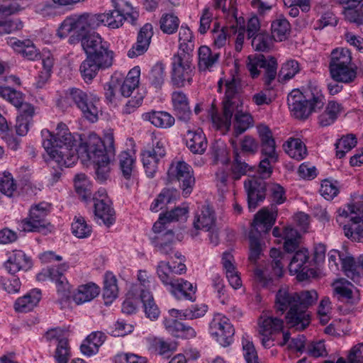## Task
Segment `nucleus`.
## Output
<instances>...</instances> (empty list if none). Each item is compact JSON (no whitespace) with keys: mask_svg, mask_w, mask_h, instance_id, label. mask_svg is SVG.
<instances>
[{"mask_svg":"<svg viewBox=\"0 0 363 363\" xmlns=\"http://www.w3.org/2000/svg\"><path fill=\"white\" fill-rule=\"evenodd\" d=\"M209 332L223 347L229 346L233 341L235 329L230 320L221 314L214 315L209 324Z\"/></svg>","mask_w":363,"mask_h":363,"instance_id":"nucleus-18","label":"nucleus"},{"mask_svg":"<svg viewBox=\"0 0 363 363\" xmlns=\"http://www.w3.org/2000/svg\"><path fill=\"white\" fill-rule=\"evenodd\" d=\"M253 124L254 120L250 113L242 111L237 112L235 116L234 135L238 136L242 134L247 129L252 127Z\"/></svg>","mask_w":363,"mask_h":363,"instance_id":"nucleus-48","label":"nucleus"},{"mask_svg":"<svg viewBox=\"0 0 363 363\" xmlns=\"http://www.w3.org/2000/svg\"><path fill=\"white\" fill-rule=\"evenodd\" d=\"M272 35L277 41H282L290 30V24L284 18H279L272 23Z\"/></svg>","mask_w":363,"mask_h":363,"instance_id":"nucleus-50","label":"nucleus"},{"mask_svg":"<svg viewBox=\"0 0 363 363\" xmlns=\"http://www.w3.org/2000/svg\"><path fill=\"white\" fill-rule=\"evenodd\" d=\"M252 169V167L243 162L240 156L236 154L231 166L232 178L234 180H239L242 176L245 175Z\"/></svg>","mask_w":363,"mask_h":363,"instance_id":"nucleus-60","label":"nucleus"},{"mask_svg":"<svg viewBox=\"0 0 363 363\" xmlns=\"http://www.w3.org/2000/svg\"><path fill=\"white\" fill-rule=\"evenodd\" d=\"M81 44L86 56L113 62V52L108 49V44L99 34L93 32L81 38Z\"/></svg>","mask_w":363,"mask_h":363,"instance_id":"nucleus-13","label":"nucleus"},{"mask_svg":"<svg viewBox=\"0 0 363 363\" xmlns=\"http://www.w3.org/2000/svg\"><path fill=\"white\" fill-rule=\"evenodd\" d=\"M336 220L343 225L346 237L360 242L363 238V206L347 205L337 211Z\"/></svg>","mask_w":363,"mask_h":363,"instance_id":"nucleus-7","label":"nucleus"},{"mask_svg":"<svg viewBox=\"0 0 363 363\" xmlns=\"http://www.w3.org/2000/svg\"><path fill=\"white\" fill-rule=\"evenodd\" d=\"M199 68L200 70H207L213 67L218 61L220 54L212 52L206 45L201 46L199 49Z\"/></svg>","mask_w":363,"mask_h":363,"instance_id":"nucleus-41","label":"nucleus"},{"mask_svg":"<svg viewBox=\"0 0 363 363\" xmlns=\"http://www.w3.org/2000/svg\"><path fill=\"white\" fill-rule=\"evenodd\" d=\"M299 72V65L296 60H289L285 62L279 72V78L281 81H286L293 78Z\"/></svg>","mask_w":363,"mask_h":363,"instance_id":"nucleus-63","label":"nucleus"},{"mask_svg":"<svg viewBox=\"0 0 363 363\" xmlns=\"http://www.w3.org/2000/svg\"><path fill=\"white\" fill-rule=\"evenodd\" d=\"M31 0H4L0 5V14L12 15L28 6Z\"/></svg>","mask_w":363,"mask_h":363,"instance_id":"nucleus-54","label":"nucleus"},{"mask_svg":"<svg viewBox=\"0 0 363 363\" xmlns=\"http://www.w3.org/2000/svg\"><path fill=\"white\" fill-rule=\"evenodd\" d=\"M99 27V20L96 14L84 13L80 15H72L67 17L57 30V35L60 38H66L72 32L77 34L78 38L70 37L69 43H74L76 40L88 34H91V30Z\"/></svg>","mask_w":363,"mask_h":363,"instance_id":"nucleus-6","label":"nucleus"},{"mask_svg":"<svg viewBox=\"0 0 363 363\" xmlns=\"http://www.w3.org/2000/svg\"><path fill=\"white\" fill-rule=\"evenodd\" d=\"M357 145V138L352 134L342 137L336 143V156L341 159L346 152L350 151Z\"/></svg>","mask_w":363,"mask_h":363,"instance_id":"nucleus-53","label":"nucleus"},{"mask_svg":"<svg viewBox=\"0 0 363 363\" xmlns=\"http://www.w3.org/2000/svg\"><path fill=\"white\" fill-rule=\"evenodd\" d=\"M194 50V38L189 27L182 26L179 32V52L177 54L191 55Z\"/></svg>","mask_w":363,"mask_h":363,"instance_id":"nucleus-39","label":"nucleus"},{"mask_svg":"<svg viewBox=\"0 0 363 363\" xmlns=\"http://www.w3.org/2000/svg\"><path fill=\"white\" fill-rule=\"evenodd\" d=\"M298 293L289 290L288 286H281L277 292L274 308L277 313L286 315L287 323L291 328L303 330L310 324V315L304 310H298Z\"/></svg>","mask_w":363,"mask_h":363,"instance_id":"nucleus-3","label":"nucleus"},{"mask_svg":"<svg viewBox=\"0 0 363 363\" xmlns=\"http://www.w3.org/2000/svg\"><path fill=\"white\" fill-rule=\"evenodd\" d=\"M330 73L336 82L350 83L356 78V72L350 65L338 66L330 69Z\"/></svg>","mask_w":363,"mask_h":363,"instance_id":"nucleus-47","label":"nucleus"},{"mask_svg":"<svg viewBox=\"0 0 363 363\" xmlns=\"http://www.w3.org/2000/svg\"><path fill=\"white\" fill-rule=\"evenodd\" d=\"M114 155V152L109 155L107 154L106 156H102V158L99 160H96L93 162L96 164V178L100 182H104L107 179L110 172V164L111 162V159Z\"/></svg>","mask_w":363,"mask_h":363,"instance_id":"nucleus-51","label":"nucleus"},{"mask_svg":"<svg viewBox=\"0 0 363 363\" xmlns=\"http://www.w3.org/2000/svg\"><path fill=\"white\" fill-rule=\"evenodd\" d=\"M283 238L284 248L286 252H294L298 247L300 236L298 231L293 228L287 227L283 230Z\"/></svg>","mask_w":363,"mask_h":363,"instance_id":"nucleus-52","label":"nucleus"},{"mask_svg":"<svg viewBox=\"0 0 363 363\" xmlns=\"http://www.w3.org/2000/svg\"><path fill=\"white\" fill-rule=\"evenodd\" d=\"M50 205L40 203L30 210L29 217L21 222V228L24 231L39 232L45 233L50 223L46 220Z\"/></svg>","mask_w":363,"mask_h":363,"instance_id":"nucleus-16","label":"nucleus"},{"mask_svg":"<svg viewBox=\"0 0 363 363\" xmlns=\"http://www.w3.org/2000/svg\"><path fill=\"white\" fill-rule=\"evenodd\" d=\"M258 334L262 346L270 348L274 345L275 338L274 335L282 332L284 320L269 315L262 314L258 319Z\"/></svg>","mask_w":363,"mask_h":363,"instance_id":"nucleus-14","label":"nucleus"},{"mask_svg":"<svg viewBox=\"0 0 363 363\" xmlns=\"http://www.w3.org/2000/svg\"><path fill=\"white\" fill-rule=\"evenodd\" d=\"M307 97L298 89L291 91L288 95L289 108L295 118L306 119L312 112L321 109L325 104V97L320 90H311Z\"/></svg>","mask_w":363,"mask_h":363,"instance_id":"nucleus-5","label":"nucleus"},{"mask_svg":"<svg viewBox=\"0 0 363 363\" xmlns=\"http://www.w3.org/2000/svg\"><path fill=\"white\" fill-rule=\"evenodd\" d=\"M69 266L64 262L57 267H50L43 269L37 274L36 279L39 281H45L48 279L56 284L57 291L62 300H68L71 297V285L63 273L68 270Z\"/></svg>","mask_w":363,"mask_h":363,"instance_id":"nucleus-12","label":"nucleus"},{"mask_svg":"<svg viewBox=\"0 0 363 363\" xmlns=\"http://www.w3.org/2000/svg\"><path fill=\"white\" fill-rule=\"evenodd\" d=\"M225 92L222 101V110L219 113L212 104L209 111L213 124L218 129L228 130L231 125L233 116L242 111V102L238 92L239 82L235 78L225 83Z\"/></svg>","mask_w":363,"mask_h":363,"instance_id":"nucleus-2","label":"nucleus"},{"mask_svg":"<svg viewBox=\"0 0 363 363\" xmlns=\"http://www.w3.org/2000/svg\"><path fill=\"white\" fill-rule=\"evenodd\" d=\"M99 194L101 199L94 198L95 219L99 224L110 226L115 221V211L105 195V191H99Z\"/></svg>","mask_w":363,"mask_h":363,"instance_id":"nucleus-21","label":"nucleus"},{"mask_svg":"<svg viewBox=\"0 0 363 363\" xmlns=\"http://www.w3.org/2000/svg\"><path fill=\"white\" fill-rule=\"evenodd\" d=\"M318 293L315 290L303 291L298 293V310H304L313 305L318 300Z\"/></svg>","mask_w":363,"mask_h":363,"instance_id":"nucleus-56","label":"nucleus"},{"mask_svg":"<svg viewBox=\"0 0 363 363\" xmlns=\"http://www.w3.org/2000/svg\"><path fill=\"white\" fill-rule=\"evenodd\" d=\"M186 145L194 154L202 155L207 148V140L201 128L189 130L185 135Z\"/></svg>","mask_w":363,"mask_h":363,"instance_id":"nucleus-27","label":"nucleus"},{"mask_svg":"<svg viewBox=\"0 0 363 363\" xmlns=\"http://www.w3.org/2000/svg\"><path fill=\"white\" fill-rule=\"evenodd\" d=\"M113 10L108 13L96 14L99 26L101 23L115 29L121 27L125 20L130 18L134 23L138 17V13L133 10L130 4L125 0H111Z\"/></svg>","mask_w":363,"mask_h":363,"instance_id":"nucleus-9","label":"nucleus"},{"mask_svg":"<svg viewBox=\"0 0 363 363\" xmlns=\"http://www.w3.org/2000/svg\"><path fill=\"white\" fill-rule=\"evenodd\" d=\"M272 42V38L269 34L260 32L252 38V45L257 51L267 52L270 49Z\"/></svg>","mask_w":363,"mask_h":363,"instance_id":"nucleus-62","label":"nucleus"},{"mask_svg":"<svg viewBox=\"0 0 363 363\" xmlns=\"http://www.w3.org/2000/svg\"><path fill=\"white\" fill-rule=\"evenodd\" d=\"M74 186L76 192L82 199H86L91 196V184L84 174H79L75 176Z\"/></svg>","mask_w":363,"mask_h":363,"instance_id":"nucleus-55","label":"nucleus"},{"mask_svg":"<svg viewBox=\"0 0 363 363\" xmlns=\"http://www.w3.org/2000/svg\"><path fill=\"white\" fill-rule=\"evenodd\" d=\"M134 164L135 160L128 152L123 151L119 155L120 169L123 176L126 179H129L131 177Z\"/></svg>","mask_w":363,"mask_h":363,"instance_id":"nucleus-57","label":"nucleus"},{"mask_svg":"<svg viewBox=\"0 0 363 363\" xmlns=\"http://www.w3.org/2000/svg\"><path fill=\"white\" fill-rule=\"evenodd\" d=\"M72 233L79 238H87L91 235V227L87 225L82 216H76L72 224Z\"/></svg>","mask_w":363,"mask_h":363,"instance_id":"nucleus-59","label":"nucleus"},{"mask_svg":"<svg viewBox=\"0 0 363 363\" xmlns=\"http://www.w3.org/2000/svg\"><path fill=\"white\" fill-rule=\"evenodd\" d=\"M106 142L108 145V148L101 138L94 133L90 134L87 138H81L80 144L77 149H74L77 160L80 158L83 162H94L102 158V156H106L108 153L110 155L114 152L113 135H108Z\"/></svg>","mask_w":363,"mask_h":363,"instance_id":"nucleus-8","label":"nucleus"},{"mask_svg":"<svg viewBox=\"0 0 363 363\" xmlns=\"http://www.w3.org/2000/svg\"><path fill=\"white\" fill-rule=\"evenodd\" d=\"M277 216V209L272 207L271 211L267 208L259 210L255 216L252 228L249 233V259L256 262L262 255L265 248L262 240V234L267 233L274 224Z\"/></svg>","mask_w":363,"mask_h":363,"instance_id":"nucleus-4","label":"nucleus"},{"mask_svg":"<svg viewBox=\"0 0 363 363\" xmlns=\"http://www.w3.org/2000/svg\"><path fill=\"white\" fill-rule=\"evenodd\" d=\"M9 44L14 50V51L21 55L24 58L28 60H36L40 59V52L36 49L33 43L29 40H20L12 38Z\"/></svg>","mask_w":363,"mask_h":363,"instance_id":"nucleus-28","label":"nucleus"},{"mask_svg":"<svg viewBox=\"0 0 363 363\" xmlns=\"http://www.w3.org/2000/svg\"><path fill=\"white\" fill-rule=\"evenodd\" d=\"M186 271V265L179 262L177 266H171L169 262L160 261L157 266V274L164 286H170L177 279L174 274H182Z\"/></svg>","mask_w":363,"mask_h":363,"instance_id":"nucleus-25","label":"nucleus"},{"mask_svg":"<svg viewBox=\"0 0 363 363\" xmlns=\"http://www.w3.org/2000/svg\"><path fill=\"white\" fill-rule=\"evenodd\" d=\"M351 62V52L348 49L337 48L333 50L330 54L329 68L331 69L338 66L350 65Z\"/></svg>","mask_w":363,"mask_h":363,"instance_id":"nucleus-46","label":"nucleus"},{"mask_svg":"<svg viewBox=\"0 0 363 363\" xmlns=\"http://www.w3.org/2000/svg\"><path fill=\"white\" fill-rule=\"evenodd\" d=\"M342 269L345 274L352 279L354 283L358 285L363 284V276L361 275L358 261L356 262L354 258L349 255H346L342 258Z\"/></svg>","mask_w":363,"mask_h":363,"instance_id":"nucleus-35","label":"nucleus"},{"mask_svg":"<svg viewBox=\"0 0 363 363\" xmlns=\"http://www.w3.org/2000/svg\"><path fill=\"white\" fill-rule=\"evenodd\" d=\"M152 35V26L150 23L145 24L138 33L136 43L128 50V56L133 58L143 55L148 50Z\"/></svg>","mask_w":363,"mask_h":363,"instance_id":"nucleus-23","label":"nucleus"},{"mask_svg":"<svg viewBox=\"0 0 363 363\" xmlns=\"http://www.w3.org/2000/svg\"><path fill=\"white\" fill-rule=\"evenodd\" d=\"M247 67L253 78L259 76L258 68L265 69V84L269 86L277 76V62L274 57L266 59L262 54L250 55L247 58Z\"/></svg>","mask_w":363,"mask_h":363,"instance_id":"nucleus-15","label":"nucleus"},{"mask_svg":"<svg viewBox=\"0 0 363 363\" xmlns=\"http://www.w3.org/2000/svg\"><path fill=\"white\" fill-rule=\"evenodd\" d=\"M170 286V293L177 299H186L194 301L196 288L184 279H177Z\"/></svg>","mask_w":363,"mask_h":363,"instance_id":"nucleus-29","label":"nucleus"},{"mask_svg":"<svg viewBox=\"0 0 363 363\" xmlns=\"http://www.w3.org/2000/svg\"><path fill=\"white\" fill-rule=\"evenodd\" d=\"M210 154L214 164L225 165L230 162L228 149L226 145L220 140H216L211 144Z\"/></svg>","mask_w":363,"mask_h":363,"instance_id":"nucleus-43","label":"nucleus"},{"mask_svg":"<svg viewBox=\"0 0 363 363\" xmlns=\"http://www.w3.org/2000/svg\"><path fill=\"white\" fill-rule=\"evenodd\" d=\"M42 135L44 149L60 169L69 167L77 162V157L73 148L76 146V140L66 124L59 123L55 135L43 130Z\"/></svg>","mask_w":363,"mask_h":363,"instance_id":"nucleus-1","label":"nucleus"},{"mask_svg":"<svg viewBox=\"0 0 363 363\" xmlns=\"http://www.w3.org/2000/svg\"><path fill=\"white\" fill-rule=\"evenodd\" d=\"M41 298V292L39 289H35L22 297L18 298L15 303L16 311L26 313L33 309Z\"/></svg>","mask_w":363,"mask_h":363,"instance_id":"nucleus-33","label":"nucleus"},{"mask_svg":"<svg viewBox=\"0 0 363 363\" xmlns=\"http://www.w3.org/2000/svg\"><path fill=\"white\" fill-rule=\"evenodd\" d=\"M112 65L113 62L86 56L80 65L79 72L84 81L89 83L96 77L100 69L109 68Z\"/></svg>","mask_w":363,"mask_h":363,"instance_id":"nucleus-22","label":"nucleus"},{"mask_svg":"<svg viewBox=\"0 0 363 363\" xmlns=\"http://www.w3.org/2000/svg\"><path fill=\"white\" fill-rule=\"evenodd\" d=\"M283 147L286 154L297 161L304 159L307 155L306 146L299 138H290Z\"/></svg>","mask_w":363,"mask_h":363,"instance_id":"nucleus-40","label":"nucleus"},{"mask_svg":"<svg viewBox=\"0 0 363 363\" xmlns=\"http://www.w3.org/2000/svg\"><path fill=\"white\" fill-rule=\"evenodd\" d=\"M8 16L0 14V36L23 28V23L19 19L6 20Z\"/></svg>","mask_w":363,"mask_h":363,"instance_id":"nucleus-61","label":"nucleus"},{"mask_svg":"<svg viewBox=\"0 0 363 363\" xmlns=\"http://www.w3.org/2000/svg\"><path fill=\"white\" fill-rule=\"evenodd\" d=\"M138 288L132 286L127 294V298L122 305V311L126 314H132L136 311L138 299Z\"/></svg>","mask_w":363,"mask_h":363,"instance_id":"nucleus-58","label":"nucleus"},{"mask_svg":"<svg viewBox=\"0 0 363 363\" xmlns=\"http://www.w3.org/2000/svg\"><path fill=\"white\" fill-rule=\"evenodd\" d=\"M342 106L335 101H329L325 110L318 116V124L322 127L333 124L342 111Z\"/></svg>","mask_w":363,"mask_h":363,"instance_id":"nucleus-37","label":"nucleus"},{"mask_svg":"<svg viewBox=\"0 0 363 363\" xmlns=\"http://www.w3.org/2000/svg\"><path fill=\"white\" fill-rule=\"evenodd\" d=\"M143 304L144 311L147 318L150 320H156L160 315V311L155 303L152 294L149 290L140 289L139 296Z\"/></svg>","mask_w":363,"mask_h":363,"instance_id":"nucleus-42","label":"nucleus"},{"mask_svg":"<svg viewBox=\"0 0 363 363\" xmlns=\"http://www.w3.org/2000/svg\"><path fill=\"white\" fill-rule=\"evenodd\" d=\"M180 21L174 13H163L160 19L159 24L161 30L168 35L175 33L179 26Z\"/></svg>","mask_w":363,"mask_h":363,"instance_id":"nucleus-49","label":"nucleus"},{"mask_svg":"<svg viewBox=\"0 0 363 363\" xmlns=\"http://www.w3.org/2000/svg\"><path fill=\"white\" fill-rule=\"evenodd\" d=\"M247 194V206L250 211L255 210L265 199L267 184L261 177H251L244 182Z\"/></svg>","mask_w":363,"mask_h":363,"instance_id":"nucleus-19","label":"nucleus"},{"mask_svg":"<svg viewBox=\"0 0 363 363\" xmlns=\"http://www.w3.org/2000/svg\"><path fill=\"white\" fill-rule=\"evenodd\" d=\"M187 213L188 208L186 207H177L163 215H160L159 220L153 225L154 232L160 231L157 228H160V225H163L167 222L177 221L180 219L185 218Z\"/></svg>","mask_w":363,"mask_h":363,"instance_id":"nucleus-45","label":"nucleus"},{"mask_svg":"<svg viewBox=\"0 0 363 363\" xmlns=\"http://www.w3.org/2000/svg\"><path fill=\"white\" fill-rule=\"evenodd\" d=\"M309 254L307 250H301L295 252L289 264L291 274H297L299 280L303 281L309 277L308 262Z\"/></svg>","mask_w":363,"mask_h":363,"instance_id":"nucleus-24","label":"nucleus"},{"mask_svg":"<svg viewBox=\"0 0 363 363\" xmlns=\"http://www.w3.org/2000/svg\"><path fill=\"white\" fill-rule=\"evenodd\" d=\"M172 102L178 120L187 123L190 120L191 111L186 95L182 91H174L172 94Z\"/></svg>","mask_w":363,"mask_h":363,"instance_id":"nucleus-26","label":"nucleus"},{"mask_svg":"<svg viewBox=\"0 0 363 363\" xmlns=\"http://www.w3.org/2000/svg\"><path fill=\"white\" fill-rule=\"evenodd\" d=\"M5 268L11 274L20 270H28L32 266L30 259L21 250H14L4 264Z\"/></svg>","mask_w":363,"mask_h":363,"instance_id":"nucleus-30","label":"nucleus"},{"mask_svg":"<svg viewBox=\"0 0 363 363\" xmlns=\"http://www.w3.org/2000/svg\"><path fill=\"white\" fill-rule=\"evenodd\" d=\"M167 175L170 182H181V188L185 195L191 192L195 179L193 176V169L187 163L184 161L173 162L169 167Z\"/></svg>","mask_w":363,"mask_h":363,"instance_id":"nucleus-17","label":"nucleus"},{"mask_svg":"<svg viewBox=\"0 0 363 363\" xmlns=\"http://www.w3.org/2000/svg\"><path fill=\"white\" fill-rule=\"evenodd\" d=\"M335 295L337 299L346 301L350 303H354L355 299L353 296V285L344 278L338 279L333 283Z\"/></svg>","mask_w":363,"mask_h":363,"instance_id":"nucleus-34","label":"nucleus"},{"mask_svg":"<svg viewBox=\"0 0 363 363\" xmlns=\"http://www.w3.org/2000/svg\"><path fill=\"white\" fill-rule=\"evenodd\" d=\"M164 65L162 62H157L152 67L149 75V80L155 87L160 88L162 85L164 78Z\"/></svg>","mask_w":363,"mask_h":363,"instance_id":"nucleus-64","label":"nucleus"},{"mask_svg":"<svg viewBox=\"0 0 363 363\" xmlns=\"http://www.w3.org/2000/svg\"><path fill=\"white\" fill-rule=\"evenodd\" d=\"M166 155L164 143L161 139H155L152 146L141 153L142 162L148 177H153L160 160Z\"/></svg>","mask_w":363,"mask_h":363,"instance_id":"nucleus-20","label":"nucleus"},{"mask_svg":"<svg viewBox=\"0 0 363 363\" xmlns=\"http://www.w3.org/2000/svg\"><path fill=\"white\" fill-rule=\"evenodd\" d=\"M118 288L116 277L111 272L104 276L103 298L106 305L111 304L118 296Z\"/></svg>","mask_w":363,"mask_h":363,"instance_id":"nucleus-38","label":"nucleus"},{"mask_svg":"<svg viewBox=\"0 0 363 363\" xmlns=\"http://www.w3.org/2000/svg\"><path fill=\"white\" fill-rule=\"evenodd\" d=\"M140 69L134 67L120 86V92L123 97H129L139 85Z\"/></svg>","mask_w":363,"mask_h":363,"instance_id":"nucleus-44","label":"nucleus"},{"mask_svg":"<svg viewBox=\"0 0 363 363\" xmlns=\"http://www.w3.org/2000/svg\"><path fill=\"white\" fill-rule=\"evenodd\" d=\"M99 287L91 282L79 286L72 297L73 301L79 305L91 301L99 294Z\"/></svg>","mask_w":363,"mask_h":363,"instance_id":"nucleus-32","label":"nucleus"},{"mask_svg":"<svg viewBox=\"0 0 363 363\" xmlns=\"http://www.w3.org/2000/svg\"><path fill=\"white\" fill-rule=\"evenodd\" d=\"M69 98L82 112L83 116L91 123L96 122L101 113L99 98L93 94H88L77 88L69 89Z\"/></svg>","mask_w":363,"mask_h":363,"instance_id":"nucleus-11","label":"nucleus"},{"mask_svg":"<svg viewBox=\"0 0 363 363\" xmlns=\"http://www.w3.org/2000/svg\"><path fill=\"white\" fill-rule=\"evenodd\" d=\"M145 121H150L153 125L160 128H171L175 122L174 118L166 111H151L143 115Z\"/></svg>","mask_w":363,"mask_h":363,"instance_id":"nucleus-36","label":"nucleus"},{"mask_svg":"<svg viewBox=\"0 0 363 363\" xmlns=\"http://www.w3.org/2000/svg\"><path fill=\"white\" fill-rule=\"evenodd\" d=\"M192 55L174 54L172 58L171 82L181 88L191 84L195 67L192 62Z\"/></svg>","mask_w":363,"mask_h":363,"instance_id":"nucleus-10","label":"nucleus"},{"mask_svg":"<svg viewBox=\"0 0 363 363\" xmlns=\"http://www.w3.org/2000/svg\"><path fill=\"white\" fill-rule=\"evenodd\" d=\"M193 225L196 230L205 231L216 228V217L212 208L208 206H203L200 213L196 215Z\"/></svg>","mask_w":363,"mask_h":363,"instance_id":"nucleus-31","label":"nucleus"}]
</instances>
